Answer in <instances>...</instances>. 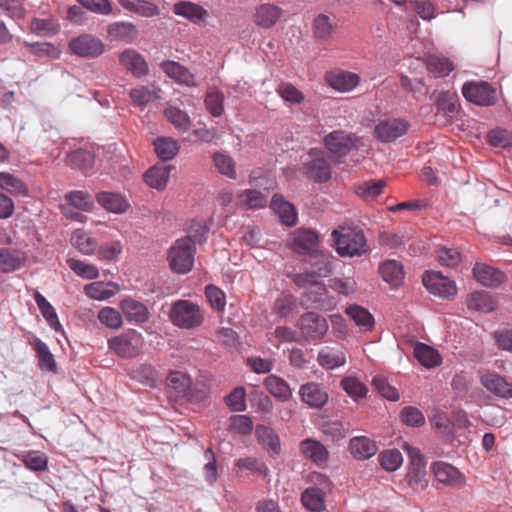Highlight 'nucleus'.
<instances>
[{
  "label": "nucleus",
  "instance_id": "obj_1",
  "mask_svg": "<svg viewBox=\"0 0 512 512\" xmlns=\"http://www.w3.org/2000/svg\"><path fill=\"white\" fill-rule=\"evenodd\" d=\"M332 236L336 250L341 256H360L367 252L366 237L363 230L358 227H340L332 232Z\"/></svg>",
  "mask_w": 512,
  "mask_h": 512
},
{
  "label": "nucleus",
  "instance_id": "obj_2",
  "mask_svg": "<svg viewBox=\"0 0 512 512\" xmlns=\"http://www.w3.org/2000/svg\"><path fill=\"white\" fill-rule=\"evenodd\" d=\"M170 321L181 329H195L204 322V311L196 303L189 300H177L170 308Z\"/></svg>",
  "mask_w": 512,
  "mask_h": 512
},
{
  "label": "nucleus",
  "instance_id": "obj_3",
  "mask_svg": "<svg viewBox=\"0 0 512 512\" xmlns=\"http://www.w3.org/2000/svg\"><path fill=\"white\" fill-rule=\"evenodd\" d=\"M195 252V242L190 236L176 240L169 249L167 256L172 271L178 274L191 271L194 265Z\"/></svg>",
  "mask_w": 512,
  "mask_h": 512
},
{
  "label": "nucleus",
  "instance_id": "obj_4",
  "mask_svg": "<svg viewBox=\"0 0 512 512\" xmlns=\"http://www.w3.org/2000/svg\"><path fill=\"white\" fill-rule=\"evenodd\" d=\"M302 173L310 180L317 183H324L330 180L332 169L327 155L323 149L312 148L303 158L301 169Z\"/></svg>",
  "mask_w": 512,
  "mask_h": 512
},
{
  "label": "nucleus",
  "instance_id": "obj_5",
  "mask_svg": "<svg viewBox=\"0 0 512 512\" xmlns=\"http://www.w3.org/2000/svg\"><path fill=\"white\" fill-rule=\"evenodd\" d=\"M403 449L410 458L406 481L409 487L414 491L422 492L428 486L426 462L417 448L412 447L408 443H404Z\"/></svg>",
  "mask_w": 512,
  "mask_h": 512
},
{
  "label": "nucleus",
  "instance_id": "obj_6",
  "mask_svg": "<svg viewBox=\"0 0 512 512\" xmlns=\"http://www.w3.org/2000/svg\"><path fill=\"white\" fill-rule=\"evenodd\" d=\"M143 345V337L136 330L130 329L119 336L108 340V347L121 358H132L138 355Z\"/></svg>",
  "mask_w": 512,
  "mask_h": 512
},
{
  "label": "nucleus",
  "instance_id": "obj_7",
  "mask_svg": "<svg viewBox=\"0 0 512 512\" xmlns=\"http://www.w3.org/2000/svg\"><path fill=\"white\" fill-rule=\"evenodd\" d=\"M323 141L327 150L339 162L341 158L347 156L353 149L358 148L360 138L353 133L337 130L327 134Z\"/></svg>",
  "mask_w": 512,
  "mask_h": 512
},
{
  "label": "nucleus",
  "instance_id": "obj_8",
  "mask_svg": "<svg viewBox=\"0 0 512 512\" xmlns=\"http://www.w3.org/2000/svg\"><path fill=\"white\" fill-rule=\"evenodd\" d=\"M465 99L479 106H492L497 101V90L488 82H468L462 87Z\"/></svg>",
  "mask_w": 512,
  "mask_h": 512
},
{
  "label": "nucleus",
  "instance_id": "obj_9",
  "mask_svg": "<svg viewBox=\"0 0 512 512\" xmlns=\"http://www.w3.org/2000/svg\"><path fill=\"white\" fill-rule=\"evenodd\" d=\"M301 336L307 341L320 340L328 331L327 320L314 312L303 314L297 324Z\"/></svg>",
  "mask_w": 512,
  "mask_h": 512
},
{
  "label": "nucleus",
  "instance_id": "obj_10",
  "mask_svg": "<svg viewBox=\"0 0 512 512\" xmlns=\"http://www.w3.org/2000/svg\"><path fill=\"white\" fill-rule=\"evenodd\" d=\"M70 51L82 58H96L105 51L104 43L91 34H82L69 42Z\"/></svg>",
  "mask_w": 512,
  "mask_h": 512
},
{
  "label": "nucleus",
  "instance_id": "obj_11",
  "mask_svg": "<svg viewBox=\"0 0 512 512\" xmlns=\"http://www.w3.org/2000/svg\"><path fill=\"white\" fill-rule=\"evenodd\" d=\"M289 247L298 254L315 255L318 253V234L310 229L300 228L290 234Z\"/></svg>",
  "mask_w": 512,
  "mask_h": 512
},
{
  "label": "nucleus",
  "instance_id": "obj_12",
  "mask_svg": "<svg viewBox=\"0 0 512 512\" xmlns=\"http://www.w3.org/2000/svg\"><path fill=\"white\" fill-rule=\"evenodd\" d=\"M422 281L428 291L439 297L449 298L457 293L455 282L440 272H426Z\"/></svg>",
  "mask_w": 512,
  "mask_h": 512
},
{
  "label": "nucleus",
  "instance_id": "obj_13",
  "mask_svg": "<svg viewBox=\"0 0 512 512\" xmlns=\"http://www.w3.org/2000/svg\"><path fill=\"white\" fill-rule=\"evenodd\" d=\"M409 126V123L401 118L384 120L376 125L374 135L381 142H392L406 134Z\"/></svg>",
  "mask_w": 512,
  "mask_h": 512
},
{
  "label": "nucleus",
  "instance_id": "obj_14",
  "mask_svg": "<svg viewBox=\"0 0 512 512\" xmlns=\"http://www.w3.org/2000/svg\"><path fill=\"white\" fill-rule=\"evenodd\" d=\"M299 397L303 403L313 409H321L329 401L326 388L317 382L302 384L299 388Z\"/></svg>",
  "mask_w": 512,
  "mask_h": 512
},
{
  "label": "nucleus",
  "instance_id": "obj_15",
  "mask_svg": "<svg viewBox=\"0 0 512 512\" xmlns=\"http://www.w3.org/2000/svg\"><path fill=\"white\" fill-rule=\"evenodd\" d=\"M325 79L331 88L341 93L354 90L360 83L358 74L343 70L329 72Z\"/></svg>",
  "mask_w": 512,
  "mask_h": 512
},
{
  "label": "nucleus",
  "instance_id": "obj_16",
  "mask_svg": "<svg viewBox=\"0 0 512 512\" xmlns=\"http://www.w3.org/2000/svg\"><path fill=\"white\" fill-rule=\"evenodd\" d=\"M431 470L436 480L447 486L458 487L464 485L465 483L464 476L459 472L457 468L451 464L445 462H435L432 465Z\"/></svg>",
  "mask_w": 512,
  "mask_h": 512
},
{
  "label": "nucleus",
  "instance_id": "obj_17",
  "mask_svg": "<svg viewBox=\"0 0 512 512\" xmlns=\"http://www.w3.org/2000/svg\"><path fill=\"white\" fill-rule=\"evenodd\" d=\"M480 383L487 391L496 396L503 398L512 397V383L497 373L488 372L481 375Z\"/></svg>",
  "mask_w": 512,
  "mask_h": 512
},
{
  "label": "nucleus",
  "instance_id": "obj_18",
  "mask_svg": "<svg viewBox=\"0 0 512 512\" xmlns=\"http://www.w3.org/2000/svg\"><path fill=\"white\" fill-rule=\"evenodd\" d=\"M283 10L274 4L264 3L255 8L254 23L262 28L273 27L281 18Z\"/></svg>",
  "mask_w": 512,
  "mask_h": 512
},
{
  "label": "nucleus",
  "instance_id": "obj_19",
  "mask_svg": "<svg viewBox=\"0 0 512 512\" xmlns=\"http://www.w3.org/2000/svg\"><path fill=\"white\" fill-rule=\"evenodd\" d=\"M138 36L136 26L131 22L118 21L107 26V38L110 41L132 43Z\"/></svg>",
  "mask_w": 512,
  "mask_h": 512
},
{
  "label": "nucleus",
  "instance_id": "obj_20",
  "mask_svg": "<svg viewBox=\"0 0 512 512\" xmlns=\"http://www.w3.org/2000/svg\"><path fill=\"white\" fill-rule=\"evenodd\" d=\"M120 64L135 77H142L148 73V64L143 56L134 49H125L119 55Z\"/></svg>",
  "mask_w": 512,
  "mask_h": 512
},
{
  "label": "nucleus",
  "instance_id": "obj_21",
  "mask_svg": "<svg viewBox=\"0 0 512 512\" xmlns=\"http://www.w3.org/2000/svg\"><path fill=\"white\" fill-rule=\"evenodd\" d=\"M299 449L304 458L318 466L326 463L329 457L327 448L315 439H304L300 442Z\"/></svg>",
  "mask_w": 512,
  "mask_h": 512
},
{
  "label": "nucleus",
  "instance_id": "obj_22",
  "mask_svg": "<svg viewBox=\"0 0 512 512\" xmlns=\"http://www.w3.org/2000/svg\"><path fill=\"white\" fill-rule=\"evenodd\" d=\"M475 279L486 287H496L505 282L506 275L492 266L477 263L473 268Z\"/></svg>",
  "mask_w": 512,
  "mask_h": 512
},
{
  "label": "nucleus",
  "instance_id": "obj_23",
  "mask_svg": "<svg viewBox=\"0 0 512 512\" xmlns=\"http://www.w3.org/2000/svg\"><path fill=\"white\" fill-rule=\"evenodd\" d=\"M161 69L171 79L189 87L196 86L194 75L184 66L175 61H164Z\"/></svg>",
  "mask_w": 512,
  "mask_h": 512
},
{
  "label": "nucleus",
  "instance_id": "obj_24",
  "mask_svg": "<svg viewBox=\"0 0 512 512\" xmlns=\"http://www.w3.org/2000/svg\"><path fill=\"white\" fill-rule=\"evenodd\" d=\"M120 308L129 322L143 323L149 319L147 307L130 297L120 302Z\"/></svg>",
  "mask_w": 512,
  "mask_h": 512
},
{
  "label": "nucleus",
  "instance_id": "obj_25",
  "mask_svg": "<svg viewBox=\"0 0 512 512\" xmlns=\"http://www.w3.org/2000/svg\"><path fill=\"white\" fill-rule=\"evenodd\" d=\"M379 273L382 279L393 288L399 287L404 279L403 266L396 260H386L383 262L379 266Z\"/></svg>",
  "mask_w": 512,
  "mask_h": 512
},
{
  "label": "nucleus",
  "instance_id": "obj_26",
  "mask_svg": "<svg viewBox=\"0 0 512 512\" xmlns=\"http://www.w3.org/2000/svg\"><path fill=\"white\" fill-rule=\"evenodd\" d=\"M336 27V23L328 15L319 14L313 20V35L318 41L328 42L333 38Z\"/></svg>",
  "mask_w": 512,
  "mask_h": 512
},
{
  "label": "nucleus",
  "instance_id": "obj_27",
  "mask_svg": "<svg viewBox=\"0 0 512 512\" xmlns=\"http://www.w3.org/2000/svg\"><path fill=\"white\" fill-rule=\"evenodd\" d=\"M171 169L169 165H155L144 174V181L149 187L162 190L167 185Z\"/></svg>",
  "mask_w": 512,
  "mask_h": 512
},
{
  "label": "nucleus",
  "instance_id": "obj_28",
  "mask_svg": "<svg viewBox=\"0 0 512 512\" xmlns=\"http://www.w3.org/2000/svg\"><path fill=\"white\" fill-rule=\"evenodd\" d=\"M255 435L258 442L269 453L278 455L281 450L280 439L277 433L268 426L258 425L255 430Z\"/></svg>",
  "mask_w": 512,
  "mask_h": 512
},
{
  "label": "nucleus",
  "instance_id": "obj_29",
  "mask_svg": "<svg viewBox=\"0 0 512 512\" xmlns=\"http://www.w3.org/2000/svg\"><path fill=\"white\" fill-rule=\"evenodd\" d=\"M467 307L470 310L489 313L496 309V301L486 291H476L470 293L466 299Z\"/></svg>",
  "mask_w": 512,
  "mask_h": 512
},
{
  "label": "nucleus",
  "instance_id": "obj_30",
  "mask_svg": "<svg viewBox=\"0 0 512 512\" xmlns=\"http://www.w3.org/2000/svg\"><path fill=\"white\" fill-rule=\"evenodd\" d=\"M423 62L434 77H445L454 70L453 63L444 56L430 54L423 58Z\"/></svg>",
  "mask_w": 512,
  "mask_h": 512
},
{
  "label": "nucleus",
  "instance_id": "obj_31",
  "mask_svg": "<svg viewBox=\"0 0 512 512\" xmlns=\"http://www.w3.org/2000/svg\"><path fill=\"white\" fill-rule=\"evenodd\" d=\"M191 378L181 371H172L166 379L167 388L174 393L176 397H186L191 388Z\"/></svg>",
  "mask_w": 512,
  "mask_h": 512
},
{
  "label": "nucleus",
  "instance_id": "obj_32",
  "mask_svg": "<svg viewBox=\"0 0 512 512\" xmlns=\"http://www.w3.org/2000/svg\"><path fill=\"white\" fill-rule=\"evenodd\" d=\"M349 449L355 458L363 460L375 455L378 448L373 440L366 436H359L350 440Z\"/></svg>",
  "mask_w": 512,
  "mask_h": 512
},
{
  "label": "nucleus",
  "instance_id": "obj_33",
  "mask_svg": "<svg viewBox=\"0 0 512 512\" xmlns=\"http://www.w3.org/2000/svg\"><path fill=\"white\" fill-rule=\"evenodd\" d=\"M119 291L117 284L112 282H93L84 287L85 294L95 300H107Z\"/></svg>",
  "mask_w": 512,
  "mask_h": 512
},
{
  "label": "nucleus",
  "instance_id": "obj_34",
  "mask_svg": "<svg viewBox=\"0 0 512 512\" xmlns=\"http://www.w3.org/2000/svg\"><path fill=\"white\" fill-rule=\"evenodd\" d=\"M271 208L279 216L282 223L292 226L297 221V213L294 206L285 201L282 196L274 195L271 200Z\"/></svg>",
  "mask_w": 512,
  "mask_h": 512
},
{
  "label": "nucleus",
  "instance_id": "obj_35",
  "mask_svg": "<svg viewBox=\"0 0 512 512\" xmlns=\"http://www.w3.org/2000/svg\"><path fill=\"white\" fill-rule=\"evenodd\" d=\"M264 386L268 392L280 401H288L292 397L289 384L276 375H269L264 380Z\"/></svg>",
  "mask_w": 512,
  "mask_h": 512
},
{
  "label": "nucleus",
  "instance_id": "obj_36",
  "mask_svg": "<svg viewBox=\"0 0 512 512\" xmlns=\"http://www.w3.org/2000/svg\"><path fill=\"white\" fill-rule=\"evenodd\" d=\"M118 3L130 12L141 17H155L160 14L159 8L152 2L146 0H117Z\"/></svg>",
  "mask_w": 512,
  "mask_h": 512
},
{
  "label": "nucleus",
  "instance_id": "obj_37",
  "mask_svg": "<svg viewBox=\"0 0 512 512\" xmlns=\"http://www.w3.org/2000/svg\"><path fill=\"white\" fill-rule=\"evenodd\" d=\"M0 189L13 196H27V185L16 175L10 172H0Z\"/></svg>",
  "mask_w": 512,
  "mask_h": 512
},
{
  "label": "nucleus",
  "instance_id": "obj_38",
  "mask_svg": "<svg viewBox=\"0 0 512 512\" xmlns=\"http://www.w3.org/2000/svg\"><path fill=\"white\" fill-rule=\"evenodd\" d=\"M317 361L321 367L332 370L343 366L346 363V356L341 350L325 347L319 351Z\"/></svg>",
  "mask_w": 512,
  "mask_h": 512
},
{
  "label": "nucleus",
  "instance_id": "obj_39",
  "mask_svg": "<svg viewBox=\"0 0 512 512\" xmlns=\"http://www.w3.org/2000/svg\"><path fill=\"white\" fill-rule=\"evenodd\" d=\"M415 358L426 368L439 366L442 358L438 351L424 343H417L414 347Z\"/></svg>",
  "mask_w": 512,
  "mask_h": 512
},
{
  "label": "nucleus",
  "instance_id": "obj_40",
  "mask_svg": "<svg viewBox=\"0 0 512 512\" xmlns=\"http://www.w3.org/2000/svg\"><path fill=\"white\" fill-rule=\"evenodd\" d=\"M17 458L31 471L42 472L48 468V456L41 451L31 450L17 455Z\"/></svg>",
  "mask_w": 512,
  "mask_h": 512
},
{
  "label": "nucleus",
  "instance_id": "obj_41",
  "mask_svg": "<svg viewBox=\"0 0 512 512\" xmlns=\"http://www.w3.org/2000/svg\"><path fill=\"white\" fill-rule=\"evenodd\" d=\"M96 200L102 207L113 213H123L129 207L128 202L122 196L111 192L98 193Z\"/></svg>",
  "mask_w": 512,
  "mask_h": 512
},
{
  "label": "nucleus",
  "instance_id": "obj_42",
  "mask_svg": "<svg viewBox=\"0 0 512 512\" xmlns=\"http://www.w3.org/2000/svg\"><path fill=\"white\" fill-rule=\"evenodd\" d=\"M66 163L74 169L86 171L94 164V154L88 149H77L66 156Z\"/></svg>",
  "mask_w": 512,
  "mask_h": 512
},
{
  "label": "nucleus",
  "instance_id": "obj_43",
  "mask_svg": "<svg viewBox=\"0 0 512 512\" xmlns=\"http://www.w3.org/2000/svg\"><path fill=\"white\" fill-rule=\"evenodd\" d=\"M173 11L176 15L183 16L192 22H199L207 16V11L202 6L189 1L176 3Z\"/></svg>",
  "mask_w": 512,
  "mask_h": 512
},
{
  "label": "nucleus",
  "instance_id": "obj_44",
  "mask_svg": "<svg viewBox=\"0 0 512 512\" xmlns=\"http://www.w3.org/2000/svg\"><path fill=\"white\" fill-rule=\"evenodd\" d=\"M153 145L157 156L163 161L173 159L180 149L178 141L171 137H159Z\"/></svg>",
  "mask_w": 512,
  "mask_h": 512
},
{
  "label": "nucleus",
  "instance_id": "obj_45",
  "mask_svg": "<svg viewBox=\"0 0 512 512\" xmlns=\"http://www.w3.org/2000/svg\"><path fill=\"white\" fill-rule=\"evenodd\" d=\"M386 186V182L383 179H372L354 187L356 195L366 201L376 199L381 193L383 188Z\"/></svg>",
  "mask_w": 512,
  "mask_h": 512
},
{
  "label": "nucleus",
  "instance_id": "obj_46",
  "mask_svg": "<svg viewBox=\"0 0 512 512\" xmlns=\"http://www.w3.org/2000/svg\"><path fill=\"white\" fill-rule=\"evenodd\" d=\"M164 116L178 131L186 132L190 129L192 121L189 115L175 106H169L164 110Z\"/></svg>",
  "mask_w": 512,
  "mask_h": 512
},
{
  "label": "nucleus",
  "instance_id": "obj_47",
  "mask_svg": "<svg viewBox=\"0 0 512 512\" xmlns=\"http://www.w3.org/2000/svg\"><path fill=\"white\" fill-rule=\"evenodd\" d=\"M33 348L38 358L39 368L41 370L54 372L56 370V362L48 346L39 338H35Z\"/></svg>",
  "mask_w": 512,
  "mask_h": 512
},
{
  "label": "nucleus",
  "instance_id": "obj_48",
  "mask_svg": "<svg viewBox=\"0 0 512 512\" xmlns=\"http://www.w3.org/2000/svg\"><path fill=\"white\" fill-rule=\"evenodd\" d=\"M130 374L134 380L149 387H155L159 381V373L151 364H140Z\"/></svg>",
  "mask_w": 512,
  "mask_h": 512
},
{
  "label": "nucleus",
  "instance_id": "obj_49",
  "mask_svg": "<svg viewBox=\"0 0 512 512\" xmlns=\"http://www.w3.org/2000/svg\"><path fill=\"white\" fill-rule=\"evenodd\" d=\"M459 98L455 93L443 92L437 100V110L452 119L459 113Z\"/></svg>",
  "mask_w": 512,
  "mask_h": 512
},
{
  "label": "nucleus",
  "instance_id": "obj_50",
  "mask_svg": "<svg viewBox=\"0 0 512 512\" xmlns=\"http://www.w3.org/2000/svg\"><path fill=\"white\" fill-rule=\"evenodd\" d=\"M325 496L324 492L308 487L301 495V502L306 509L321 512L325 509Z\"/></svg>",
  "mask_w": 512,
  "mask_h": 512
},
{
  "label": "nucleus",
  "instance_id": "obj_51",
  "mask_svg": "<svg viewBox=\"0 0 512 512\" xmlns=\"http://www.w3.org/2000/svg\"><path fill=\"white\" fill-rule=\"evenodd\" d=\"M238 203L246 209H258L267 205V195L257 190H245L238 195Z\"/></svg>",
  "mask_w": 512,
  "mask_h": 512
},
{
  "label": "nucleus",
  "instance_id": "obj_52",
  "mask_svg": "<svg viewBox=\"0 0 512 512\" xmlns=\"http://www.w3.org/2000/svg\"><path fill=\"white\" fill-rule=\"evenodd\" d=\"M346 313L357 326H360L365 330H371L373 328L374 318L365 308L358 305H350L346 308Z\"/></svg>",
  "mask_w": 512,
  "mask_h": 512
},
{
  "label": "nucleus",
  "instance_id": "obj_53",
  "mask_svg": "<svg viewBox=\"0 0 512 512\" xmlns=\"http://www.w3.org/2000/svg\"><path fill=\"white\" fill-rule=\"evenodd\" d=\"M71 243L79 252L86 255H91L97 246L96 241L81 229H77L73 232Z\"/></svg>",
  "mask_w": 512,
  "mask_h": 512
},
{
  "label": "nucleus",
  "instance_id": "obj_54",
  "mask_svg": "<svg viewBox=\"0 0 512 512\" xmlns=\"http://www.w3.org/2000/svg\"><path fill=\"white\" fill-rule=\"evenodd\" d=\"M205 106L208 112L214 116L219 117L224 112V95L222 92L215 88L207 91L205 96Z\"/></svg>",
  "mask_w": 512,
  "mask_h": 512
},
{
  "label": "nucleus",
  "instance_id": "obj_55",
  "mask_svg": "<svg viewBox=\"0 0 512 512\" xmlns=\"http://www.w3.org/2000/svg\"><path fill=\"white\" fill-rule=\"evenodd\" d=\"M213 163L218 172L230 179H236L235 161L231 156L223 152L213 155Z\"/></svg>",
  "mask_w": 512,
  "mask_h": 512
},
{
  "label": "nucleus",
  "instance_id": "obj_56",
  "mask_svg": "<svg viewBox=\"0 0 512 512\" xmlns=\"http://www.w3.org/2000/svg\"><path fill=\"white\" fill-rule=\"evenodd\" d=\"M23 262V257L17 251L0 248V271L12 272L18 269Z\"/></svg>",
  "mask_w": 512,
  "mask_h": 512
},
{
  "label": "nucleus",
  "instance_id": "obj_57",
  "mask_svg": "<svg viewBox=\"0 0 512 512\" xmlns=\"http://www.w3.org/2000/svg\"><path fill=\"white\" fill-rule=\"evenodd\" d=\"M67 265L75 274L84 279L92 280L98 278L99 276V271L93 264H89L78 259L69 258L67 259Z\"/></svg>",
  "mask_w": 512,
  "mask_h": 512
},
{
  "label": "nucleus",
  "instance_id": "obj_58",
  "mask_svg": "<svg viewBox=\"0 0 512 512\" xmlns=\"http://www.w3.org/2000/svg\"><path fill=\"white\" fill-rule=\"evenodd\" d=\"M340 385L342 389L354 400L365 397L368 392L367 387L354 376L344 377L341 380Z\"/></svg>",
  "mask_w": 512,
  "mask_h": 512
},
{
  "label": "nucleus",
  "instance_id": "obj_59",
  "mask_svg": "<svg viewBox=\"0 0 512 512\" xmlns=\"http://www.w3.org/2000/svg\"><path fill=\"white\" fill-rule=\"evenodd\" d=\"M309 300L315 307L323 309L327 306L328 291L326 286L320 281H313L308 289Z\"/></svg>",
  "mask_w": 512,
  "mask_h": 512
},
{
  "label": "nucleus",
  "instance_id": "obj_60",
  "mask_svg": "<svg viewBox=\"0 0 512 512\" xmlns=\"http://www.w3.org/2000/svg\"><path fill=\"white\" fill-rule=\"evenodd\" d=\"M379 462L383 469L393 472L402 465L403 457L397 449L385 450L379 454Z\"/></svg>",
  "mask_w": 512,
  "mask_h": 512
},
{
  "label": "nucleus",
  "instance_id": "obj_61",
  "mask_svg": "<svg viewBox=\"0 0 512 512\" xmlns=\"http://www.w3.org/2000/svg\"><path fill=\"white\" fill-rule=\"evenodd\" d=\"M276 92L284 101L290 104H301L304 101L303 93L291 83H280L276 88Z\"/></svg>",
  "mask_w": 512,
  "mask_h": 512
},
{
  "label": "nucleus",
  "instance_id": "obj_62",
  "mask_svg": "<svg viewBox=\"0 0 512 512\" xmlns=\"http://www.w3.org/2000/svg\"><path fill=\"white\" fill-rule=\"evenodd\" d=\"M98 320L108 328L117 330L122 327L123 321L119 311L112 307H104L98 312Z\"/></svg>",
  "mask_w": 512,
  "mask_h": 512
},
{
  "label": "nucleus",
  "instance_id": "obj_63",
  "mask_svg": "<svg viewBox=\"0 0 512 512\" xmlns=\"http://www.w3.org/2000/svg\"><path fill=\"white\" fill-rule=\"evenodd\" d=\"M65 200L73 207L90 211L93 207V201L89 193L85 191H72L65 195Z\"/></svg>",
  "mask_w": 512,
  "mask_h": 512
},
{
  "label": "nucleus",
  "instance_id": "obj_64",
  "mask_svg": "<svg viewBox=\"0 0 512 512\" xmlns=\"http://www.w3.org/2000/svg\"><path fill=\"white\" fill-rule=\"evenodd\" d=\"M487 141L493 147L506 148L512 145V133L506 129L496 128L488 133Z\"/></svg>",
  "mask_w": 512,
  "mask_h": 512
}]
</instances>
